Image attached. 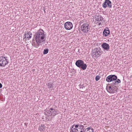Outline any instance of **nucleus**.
Instances as JSON below:
<instances>
[{
  "label": "nucleus",
  "mask_w": 132,
  "mask_h": 132,
  "mask_svg": "<svg viewBox=\"0 0 132 132\" xmlns=\"http://www.w3.org/2000/svg\"><path fill=\"white\" fill-rule=\"evenodd\" d=\"M101 22H99L98 23V25L99 26L100 25H101Z\"/></svg>",
  "instance_id": "nucleus-30"
},
{
  "label": "nucleus",
  "mask_w": 132,
  "mask_h": 132,
  "mask_svg": "<svg viewBox=\"0 0 132 132\" xmlns=\"http://www.w3.org/2000/svg\"><path fill=\"white\" fill-rule=\"evenodd\" d=\"M114 81V82H113L111 84V86H113V85L116 86V85H117L119 83L121 82L120 80L119 79H118Z\"/></svg>",
  "instance_id": "nucleus-15"
},
{
  "label": "nucleus",
  "mask_w": 132,
  "mask_h": 132,
  "mask_svg": "<svg viewBox=\"0 0 132 132\" xmlns=\"http://www.w3.org/2000/svg\"><path fill=\"white\" fill-rule=\"evenodd\" d=\"M25 35H26V36H28L29 35H31L32 33L30 31L28 32L27 34H25Z\"/></svg>",
  "instance_id": "nucleus-24"
},
{
  "label": "nucleus",
  "mask_w": 132,
  "mask_h": 132,
  "mask_svg": "<svg viewBox=\"0 0 132 132\" xmlns=\"http://www.w3.org/2000/svg\"><path fill=\"white\" fill-rule=\"evenodd\" d=\"M44 31L43 30H39L36 33L34 36V38H35L36 43L37 45L35 47H37L40 44L45 41V36L43 33Z\"/></svg>",
  "instance_id": "nucleus-1"
},
{
  "label": "nucleus",
  "mask_w": 132,
  "mask_h": 132,
  "mask_svg": "<svg viewBox=\"0 0 132 132\" xmlns=\"http://www.w3.org/2000/svg\"><path fill=\"white\" fill-rule=\"evenodd\" d=\"M92 51L93 53V54L95 57L97 56L98 55H100L103 53L102 51L99 47L94 49Z\"/></svg>",
  "instance_id": "nucleus-5"
},
{
  "label": "nucleus",
  "mask_w": 132,
  "mask_h": 132,
  "mask_svg": "<svg viewBox=\"0 0 132 132\" xmlns=\"http://www.w3.org/2000/svg\"><path fill=\"white\" fill-rule=\"evenodd\" d=\"M110 85V86H109L107 85L106 87V89H107L108 92L110 93H114V89H113L112 86L111 85V84H108V85Z\"/></svg>",
  "instance_id": "nucleus-9"
},
{
  "label": "nucleus",
  "mask_w": 132,
  "mask_h": 132,
  "mask_svg": "<svg viewBox=\"0 0 132 132\" xmlns=\"http://www.w3.org/2000/svg\"><path fill=\"white\" fill-rule=\"evenodd\" d=\"M85 131H88V132H94L93 129L91 127H89L85 129Z\"/></svg>",
  "instance_id": "nucleus-19"
},
{
  "label": "nucleus",
  "mask_w": 132,
  "mask_h": 132,
  "mask_svg": "<svg viewBox=\"0 0 132 132\" xmlns=\"http://www.w3.org/2000/svg\"><path fill=\"white\" fill-rule=\"evenodd\" d=\"M83 61L81 60H77L75 62V65L77 67L79 68L81 64L83 62Z\"/></svg>",
  "instance_id": "nucleus-13"
},
{
  "label": "nucleus",
  "mask_w": 132,
  "mask_h": 132,
  "mask_svg": "<svg viewBox=\"0 0 132 132\" xmlns=\"http://www.w3.org/2000/svg\"><path fill=\"white\" fill-rule=\"evenodd\" d=\"M75 128H78V129H79L80 130H83L85 129V128L84 129V126L80 124H78L75 125Z\"/></svg>",
  "instance_id": "nucleus-12"
},
{
  "label": "nucleus",
  "mask_w": 132,
  "mask_h": 132,
  "mask_svg": "<svg viewBox=\"0 0 132 132\" xmlns=\"http://www.w3.org/2000/svg\"><path fill=\"white\" fill-rule=\"evenodd\" d=\"M2 84L1 83H0V88H2Z\"/></svg>",
  "instance_id": "nucleus-29"
},
{
  "label": "nucleus",
  "mask_w": 132,
  "mask_h": 132,
  "mask_svg": "<svg viewBox=\"0 0 132 132\" xmlns=\"http://www.w3.org/2000/svg\"><path fill=\"white\" fill-rule=\"evenodd\" d=\"M86 131H85V129H84V131H83V132H86Z\"/></svg>",
  "instance_id": "nucleus-32"
},
{
  "label": "nucleus",
  "mask_w": 132,
  "mask_h": 132,
  "mask_svg": "<svg viewBox=\"0 0 132 132\" xmlns=\"http://www.w3.org/2000/svg\"><path fill=\"white\" fill-rule=\"evenodd\" d=\"M112 86V87L113 88V89L114 90V93L115 92H116L117 91V86L116 85H113V86Z\"/></svg>",
  "instance_id": "nucleus-21"
},
{
  "label": "nucleus",
  "mask_w": 132,
  "mask_h": 132,
  "mask_svg": "<svg viewBox=\"0 0 132 132\" xmlns=\"http://www.w3.org/2000/svg\"><path fill=\"white\" fill-rule=\"evenodd\" d=\"M87 67V65L83 61V62L79 67V68L81 69L82 70H85Z\"/></svg>",
  "instance_id": "nucleus-14"
},
{
  "label": "nucleus",
  "mask_w": 132,
  "mask_h": 132,
  "mask_svg": "<svg viewBox=\"0 0 132 132\" xmlns=\"http://www.w3.org/2000/svg\"><path fill=\"white\" fill-rule=\"evenodd\" d=\"M45 9H44V12H45Z\"/></svg>",
  "instance_id": "nucleus-31"
},
{
  "label": "nucleus",
  "mask_w": 132,
  "mask_h": 132,
  "mask_svg": "<svg viewBox=\"0 0 132 132\" xmlns=\"http://www.w3.org/2000/svg\"><path fill=\"white\" fill-rule=\"evenodd\" d=\"M25 37H26V35H25Z\"/></svg>",
  "instance_id": "nucleus-33"
},
{
  "label": "nucleus",
  "mask_w": 132,
  "mask_h": 132,
  "mask_svg": "<svg viewBox=\"0 0 132 132\" xmlns=\"http://www.w3.org/2000/svg\"><path fill=\"white\" fill-rule=\"evenodd\" d=\"M7 58V57H4V61H5L6 62V63L7 64H8L9 62V61H8Z\"/></svg>",
  "instance_id": "nucleus-23"
},
{
  "label": "nucleus",
  "mask_w": 132,
  "mask_h": 132,
  "mask_svg": "<svg viewBox=\"0 0 132 132\" xmlns=\"http://www.w3.org/2000/svg\"><path fill=\"white\" fill-rule=\"evenodd\" d=\"M109 8L112 7V3L109 0H105V2L102 4V7L104 9H105L107 6Z\"/></svg>",
  "instance_id": "nucleus-6"
},
{
  "label": "nucleus",
  "mask_w": 132,
  "mask_h": 132,
  "mask_svg": "<svg viewBox=\"0 0 132 132\" xmlns=\"http://www.w3.org/2000/svg\"><path fill=\"white\" fill-rule=\"evenodd\" d=\"M64 28L67 30H70L73 27L72 23L70 22H67L64 23Z\"/></svg>",
  "instance_id": "nucleus-7"
},
{
  "label": "nucleus",
  "mask_w": 132,
  "mask_h": 132,
  "mask_svg": "<svg viewBox=\"0 0 132 132\" xmlns=\"http://www.w3.org/2000/svg\"><path fill=\"white\" fill-rule=\"evenodd\" d=\"M48 49H46L44 50L43 53L44 54H47L48 52Z\"/></svg>",
  "instance_id": "nucleus-22"
},
{
  "label": "nucleus",
  "mask_w": 132,
  "mask_h": 132,
  "mask_svg": "<svg viewBox=\"0 0 132 132\" xmlns=\"http://www.w3.org/2000/svg\"><path fill=\"white\" fill-rule=\"evenodd\" d=\"M74 125H72V126L71 130H72V132H79L77 128H76L75 126L74 127Z\"/></svg>",
  "instance_id": "nucleus-18"
},
{
  "label": "nucleus",
  "mask_w": 132,
  "mask_h": 132,
  "mask_svg": "<svg viewBox=\"0 0 132 132\" xmlns=\"http://www.w3.org/2000/svg\"><path fill=\"white\" fill-rule=\"evenodd\" d=\"M102 47L106 50L108 51L109 48V45L106 43H104L102 45Z\"/></svg>",
  "instance_id": "nucleus-11"
},
{
  "label": "nucleus",
  "mask_w": 132,
  "mask_h": 132,
  "mask_svg": "<svg viewBox=\"0 0 132 132\" xmlns=\"http://www.w3.org/2000/svg\"><path fill=\"white\" fill-rule=\"evenodd\" d=\"M47 85L48 88L52 90L53 88V82L48 83Z\"/></svg>",
  "instance_id": "nucleus-16"
},
{
  "label": "nucleus",
  "mask_w": 132,
  "mask_h": 132,
  "mask_svg": "<svg viewBox=\"0 0 132 132\" xmlns=\"http://www.w3.org/2000/svg\"><path fill=\"white\" fill-rule=\"evenodd\" d=\"M89 25L87 23H85L81 26V30L84 33H87L89 30Z\"/></svg>",
  "instance_id": "nucleus-3"
},
{
  "label": "nucleus",
  "mask_w": 132,
  "mask_h": 132,
  "mask_svg": "<svg viewBox=\"0 0 132 132\" xmlns=\"http://www.w3.org/2000/svg\"><path fill=\"white\" fill-rule=\"evenodd\" d=\"M97 18L96 17L97 21H101L103 20V17L101 16H97Z\"/></svg>",
  "instance_id": "nucleus-20"
},
{
  "label": "nucleus",
  "mask_w": 132,
  "mask_h": 132,
  "mask_svg": "<svg viewBox=\"0 0 132 132\" xmlns=\"http://www.w3.org/2000/svg\"><path fill=\"white\" fill-rule=\"evenodd\" d=\"M84 129H83V130H79V132H83V131H84Z\"/></svg>",
  "instance_id": "nucleus-28"
},
{
  "label": "nucleus",
  "mask_w": 132,
  "mask_h": 132,
  "mask_svg": "<svg viewBox=\"0 0 132 132\" xmlns=\"http://www.w3.org/2000/svg\"><path fill=\"white\" fill-rule=\"evenodd\" d=\"M110 33L109 30L107 28L105 29L103 32V35L105 37L107 36Z\"/></svg>",
  "instance_id": "nucleus-10"
},
{
  "label": "nucleus",
  "mask_w": 132,
  "mask_h": 132,
  "mask_svg": "<svg viewBox=\"0 0 132 132\" xmlns=\"http://www.w3.org/2000/svg\"><path fill=\"white\" fill-rule=\"evenodd\" d=\"M80 88H82L83 87H84V86H83L82 85H81V86L80 85Z\"/></svg>",
  "instance_id": "nucleus-27"
},
{
  "label": "nucleus",
  "mask_w": 132,
  "mask_h": 132,
  "mask_svg": "<svg viewBox=\"0 0 132 132\" xmlns=\"http://www.w3.org/2000/svg\"><path fill=\"white\" fill-rule=\"evenodd\" d=\"M45 126L44 125H42L41 126H40L39 128L38 129L40 131H44L45 129Z\"/></svg>",
  "instance_id": "nucleus-17"
},
{
  "label": "nucleus",
  "mask_w": 132,
  "mask_h": 132,
  "mask_svg": "<svg viewBox=\"0 0 132 132\" xmlns=\"http://www.w3.org/2000/svg\"><path fill=\"white\" fill-rule=\"evenodd\" d=\"M6 62L4 61L3 56H0V66L4 67L7 64Z\"/></svg>",
  "instance_id": "nucleus-8"
},
{
  "label": "nucleus",
  "mask_w": 132,
  "mask_h": 132,
  "mask_svg": "<svg viewBox=\"0 0 132 132\" xmlns=\"http://www.w3.org/2000/svg\"><path fill=\"white\" fill-rule=\"evenodd\" d=\"M100 78V76H97L95 78V80L96 81H98Z\"/></svg>",
  "instance_id": "nucleus-25"
},
{
  "label": "nucleus",
  "mask_w": 132,
  "mask_h": 132,
  "mask_svg": "<svg viewBox=\"0 0 132 132\" xmlns=\"http://www.w3.org/2000/svg\"><path fill=\"white\" fill-rule=\"evenodd\" d=\"M58 112L57 110L51 108L48 110L46 111L45 113L47 116L50 117L52 118L58 114L59 113Z\"/></svg>",
  "instance_id": "nucleus-2"
},
{
  "label": "nucleus",
  "mask_w": 132,
  "mask_h": 132,
  "mask_svg": "<svg viewBox=\"0 0 132 132\" xmlns=\"http://www.w3.org/2000/svg\"><path fill=\"white\" fill-rule=\"evenodd\" d=\"M29 36H27V38L28 39L29 38V39L31 37V35H29Z\"/></svg>",
  "instance_id": "nucleus-26"
},
{
  "label": "nucleus",
  "mask_w": 132,
  "mask_h": 132,
  "mask_svg": "<svg viewBox=\"0 0 132 132\" xmlns=\"http://www.w3.org/2000/svg\"><path fill=\"white\" fill-rule=\"evenodd\" d=\"M117 79V76L114 75L109 76L106 78V81L108 82H110L116 80Z\"/></svg>",
  "instance_id": "nucleus-4"
}]
</instances>
